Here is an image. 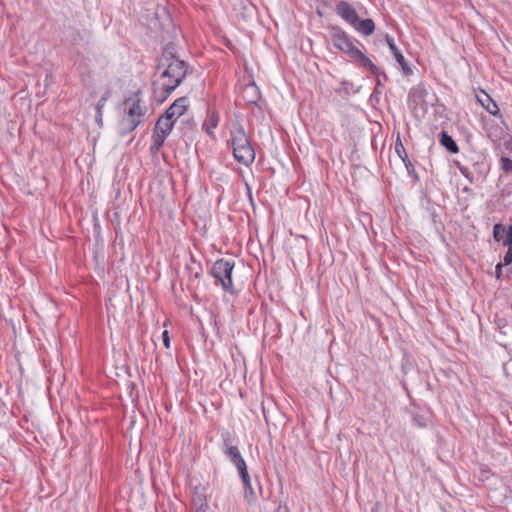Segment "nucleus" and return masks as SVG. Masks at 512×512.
<instances>
[{
	"instance_id": "nucleus-8",
	"label": "nucleus",
	"mask_w": 512,
	"mask_h": 512,
	"mask_svg": "<svg viewBox=\"0 0 512 512\" xmlns=\"http://www.w3.org/2000/svg\"><path fill=\"white\" fill-rule=\"evenodd\" d=\"M188 100L187 97L183 96L176 99L165 111L163 115L171 118L172 120H176L180 116H182L187 111Z\"/></svg>"
},
{
	"instance_id": "nucleus-9",
	"label": "nucleus",
	"mask_w": 512,
	"mask_h": 512,
	"mask_svg": "<svg viewBox=\"0 0 512 512\" xmlns=\"http://www.w3.org/2000/svg\"><path fill=\"white\" fill-rule=\"evenodd\" d=\"M336 10L338 15L346 20L350 25H353L355 22H357L358 14L353 6L348 2L340 1L337 4Z\"/></svg>"
},
{
	"instance_id": "nucleus-7",
	"label": "nucleus",
	"mask_w": 512,
	"mask_h": 512,
	"mask_svg": "<svg viewBox=\"0 0 512 512\" xmlns=\"http://www.w3.org/2000/svg\"><path fill=\"white\" fill-rule=\"evenodd\" d=\"M63 41L70 48L84 46L86 43L85 34L76 28L69 27L64 32Z\"/></svg>"
},
{
	"instance_id": "nucleus-5",
	"label": "nucleus",
	"mask_w": 512,
	"mask_h": 512,
	"mask_svg": "<svg viewBox=\"0 0 512 512\" xmlns=\"http://www.w3.org/2000/svg\"><path fill=\"white\" fill-rule=\"evenodd\" d=\"M234 269V262L219 259L217 260L211 270V274L215 278L216 282H219L222 288L230 293L234 292L232 282V272Z\"/></svg>"
},
{
	"instance_id": "nucleus-23",
	"label": "nucleus",
	"mask_w": 512,
	"mask_h": 512,
	"mask_svg": "<svg viewBox=\"0 0 512 512\" xmlns=\"http://www.w3.org/2000/svg\"><path fill=\"white\" fill-rule=\"evenodd\" d=\"M395 150L396 152L398 153V155L402 158V155L401 153L403 152L405 157H407L406 153H405V149H404V146L403 144L401 143V141L398 139V141H396L395 143Z\"/></svg>"
},
{
	"instance_id": "nucleus-29",
	"label": "nucleus",
	"mask_w": 512,
	"mask_h": 512,
	"mask_svg": "<svg viewBox=\"0 0 512 512\" xmlns=\"http://www.w3.org/2000/svg\"><path fill=\"white\" fill-rule=\"evenodd\" d=\"M372 512H378L377 510H372Z\"/></svg>"
},
{
	"instance_id": "nucleus-15",
	"label": "nucleus",
	"mask_w": 512,
	"mask_h": 512,
	"mask_svg": "<svg viewBox=\"0 0 512 512\" xmlns=\"http://www.w3.org/2000/svg\"><path fill=\"white\" fill-rule=\"evenodd\" d=\"M478 101L481 103L483 108L490 113L491 115H497L499 113L498 105L495 103L494 100L491 99V97L483 92V96H477Z\"/></svg>"
},
{
	"instance_id": "nucleus-10",
	"label": "nucleus",
	"mask_w": 512,
	"mask_h": 512,
	"mask_svg": "<svg viewBox=\"0 0 512 512\" xmlns=\"http://www.w3.org/2000/svg\"><path fill=\"white\" fill-rule=\"evenodd\" d=\"M386 42H387V45L389 46L390 51L392 52L393 56L395 57L396 61L401 66L404 74H406V75L410 74L411 73V68L409 67V65H408L407 61L405 60L404 56L402 55V53L400 52V50L396 46L393 38L390 37L389 35H386Z\"/></svg>"
},
{
	"instance_id": "nucleus-14",
	"label": "nucleus",
	"mask_w": 512,
	"mask_h": 512,
	"mask_svg": "<svg viewBox=\"0 0 512 512\" xmlns=\"http://www.w3.org/2000/svg\"><path fill=\"white\" fill-rule=\"evenodd\" d=\"M352 26L365 36L371 35L375 29V24L372 19L360 20L358 18L357 22H355Z\"/></svg>"
},
{
	"instance_id": "nucleus-28",
	"label": "nucleus",
	"mask_w": 512,
	"mask_h": 512,
	"mask_svg": "<svg viewBox=\"0 0 512 512\" xmlns=\"http://www.w3.org/2000/svg\"><path fill=\"white\" fill-rule=\"evenodd\" d=\"M500 269H501V264H497L496 270H500Z\"/></svg>"
},
{
	"instance_id": "nucleus-30",
	"label": "nucleus",
	"mask_w": 512,
	"mask_h": 512,
	"mask_svg": "<svg viewBox=\"0 0 512 512\" xmlns=\"http://www.w3.org/2000/svg\"><path fill=\"white\" fill-rule=\"evenodd\" d=\"M510 307L512 308V302L510 303Z\"/></svg>"
},
{
	"instance_id": "nucleus-18",
	"label": "nucleus",
	"mask_w": 512,
	"mask_h": 512,
	"mask_svg": "<svg viewBox=\"0 0 512 512\" xmlns=\"http://www.w3.org/2000/svg\"><path fill=\"white\" fill-rule=\"evenodd\" d=\"M217 124H218V116L215 113H212L210 116V122L209 123L205 122L203 124V128L209 135L212 136L213 135L212 130L217 126Z\"/></svg>"
},
{
	"instance_id": "nucleus-22",
	"label": "nucleus",
	"mask_w": 512,
	"mask_h": 512,
	"mask_svg": "<svg viewBox=\"0 0 512 512\" xmlns=\"http://www.w3.org/2000/svg\"><path fill=\"white\" fill-rule=\"evenodd\" d=\"M508 251L506 252L504 258H503V262L505 265H509L510 263H512V246H508Z\"/></svg>"
},
{
	"instance_id": "nucleus-27",
	"label": "nucleus",
	"mask_w": 512,
	"mask_h": 512,
	"mask_svg": "<svg viewBox=\"0 0 512 512\" xmlns=\"http://www.w3.org/2000/svg\"><path fill=\"white\" fill-rule=\"evenodd\" d=\"M248 89L253 90V91H255V90H256V88H255L253 85H252V86H250V87H248Z\"/></svg>"
},
{
	"instance_id": "nucleus-20",
	"label": "nucleus",
	"mask_w": 512,
	"mask_h": 512,
	"mask_svg": "<svg viewBox=\"0 0 512 512\" xmlns=\"http://www.w3.org/2000/svg\"><path fill=\"white\" fill-rule=\"evenodd\" d=\"M501 168L505 172H512V160L508 157H502L501 158Z\"/></svg>"
},
{
	"instance_id": "nucleus-6",
	"label": "nucleus",
	"mask_w": 512,
	"mask_h": 512,
	"mask_svg": "<svg viewBox=\"0 0 512 512\" xmlns=\"http://www.w3.org/2000/svg\"><path fill=\"white\" fill-rule=\"evenodd\" d=\"M174 120L171 118L162 115L156 122L153 133H152V144L150 146V151L152 153L159 152L160 148L163 146L165 139L172 132L174 127Z\"/></svg>"
},
{
	"instance_id": "nucleus-21",
	"label": "nucleus",
	"mask_w": 512,
	"mask_h": 512,
	"mask_svg": "<svg viewBox=\"0 0 512 512\" xmlns=\"http://www.w3.org/2000/svg\"><path fill=\"white\" fill-rule=\"evenodd\" d=\"M503 244L505 246H512V224L509 226V228L507 230V236L503 240Z\"/></svg>"
},
{
	"instance_id": "nucleus-19",
	"label": "nucleus",
	"mask_w": 512,
	"mask_h": 512,
	"mask_svg": "<svg viewBox=\"0 0 512 512\" xmlns=\"http://www.w3.org/2000/svg\"><path fill=\"white\" fill-rule=\"evenodd\" d=\"M507 235V230L501 224H496L493 228V236L496 241H500L503 238V235Z\"/></svg>"
},
{
	"instance_id": "nucleus-17",
	"label": "nucleus",
	"mask_w": 512,
	"mask_h": 512,
	"mask_svg": "<svg viewBox=\"0 0 512 512\" xmlns=\"http://www.w3.org/2000/svg\"><path fill=\"white\" fill-rule=\"evenodd\" d=\"M107 101V97L103 96L100 98V100L97 102V105H96V112H97V115H96V122L99 126H102L103 122H102V116H103V113H102V110L105 106V103Z\"/></svg>"
},
{
	"instance_id": "nucleus-16",
	"label": "nucleus",
	"mask_w": 512,
	"mask_h": 512,
	"mask_svg": "<svg viewBox=\"0 0 512 512\" xmlns=\"http://www.w3.org/2000/svg\"><path fill=\"white\" fill-rule=\"evenodd\" d=\"M440 143L450 152L456 154L459 152L458 145L454 139L445 131L440 133Z\"/></svg>"
},
{
	"instance_id": "nucleus-3",
	"label": "nucleus",
	"mask_w": 512,
	"mask_h": 512,
	"mask_svg": "<svg viewBox=\"0 0 512 512\" xmlns=\"http://www.w3.org/2000/svg\"><path fill=\"white\" fill-rule=\"evenodd\" d=\"M230 141L234 158L241 164L249 166L255 160V150L245 132L244 127L235 122L230 130Z\"/></svg>"
},
{
	"instance_id": "nucleus-25",
	"label": "nucleus",
	"mask_w": 512,
	"mask_h": 512,
	"mask_svg": "<svg viewBox=\"0 0 512 512\" xmlns=\"http://www.w3.org/2000/svg\"><path fill=\"white\" fill-rule=\"evenodd\" d=\"M274 512H289L287 505L280 503Z\"/></svg>"
},
{
	"instance_id": "nucleus-11",
	"label": "nucleus",
	"mask_w": 512,
	"mask_h": 512,
	"mask_svg": "<svg viewBox=\"0 0 512 512\" xmlns=\"http://www.w3.org/2000/svg\"><path fill=\"white\" fill-rule=\"evenodd\" d=\"M126 103H130V106L125 116L136 120L137 123L140 124L141 119L145 114L144 109L141 106V100L136 96L134 99L127 100Z\"/></svg>"
},
{
	"instance_id": "nucleus-1",
	"label": "nucleus",
	"mask_w": 512,
	"mask_h": 512,
	"mask_svg": "<svg viewBox=\"0 0 512 512\" xmlns=\"http://www.w3.org/2000/svg\"><path fill=\"white\" fill-rule=\"evenodd\" d=\"M159 75L153 81L154 97L163 102L180 85L187 73L184 61L165 50L158 64Z\"/></svg>"
},
{
	"instance_id": "nucleus-24",
	"label": "nucleus",
	"mask_w": 512,
	"mask_h": 512,
	"mask_svg": "<svg viewBox=\"0 0 512 512\" xmlns=\"http://www.w3.org/2000/svg\"><path fill=\"white\" fill-rule=\"evenodd\" d=\"M162 338H163V344L166 348H169L170 347V337H169V332L167 330H164L163 333H162Z\"/></svg>"
},
{
	"instance_id": "nucleus-12",
	"label": "nucleus",
	"mask_w": 512,
	"mask_h": 512,
	"mask_svg": "<svg viewBox=\"0 0 512 512\" xmlns=\"http://www.w3.org/2000/svg\"><path fill=\"white\" fill-rule=\"evenodd\" d=\"M243 487H244V497L247 500V502L251 503L256 499V495L254 492V489L251 484V478L248 474V471H246V474L244 476V473L239 474Z\"/></svg>"
},
{
	"instance_id": "nucleus-26",
	"label": "nucleus",
	"mask_w": 512,
	"mask_h": 512,
	"mask_svg": "<svg viewBox=\"0 0 512 512\" xmlns=\"http://www.w3.org/2000/svg\"><path fill=\"white\" fill-rule=\"evenodd\" d=\"M197 512H208V508H200Z\"/></svg>"
},
{
	"instance_id": "nucleus-13",
	"label": "nucleus",
	"mask_w": 512,
	"mask_h": 512,
	"mask_svg": "<svg viewBox=\"0 0 512 512\" xmlns=\"http://www.w3.org/2000/svg\"><path fill=\"white\" fill-rule=\"evenodd\" d=\"M138 125L136 120L124 116L118 123V133L121 136H126L135 130Z\"/></svg>"
},
{
	"instance_id": "nucleus-4",
	"label": "nucleus",
	"mask_w": 512,
	"mask_h": 512,
	"mask_svg": "<svg viewBox=\"0 0 512 512\" xmlns=\"http://www.w3.org/2000/svg\"><path fill=\"white\" fill-rule=\"evenodd\" d=\"M221 439H222V451L225 454V456L230 460L231 463L234 464V466L237 468L238 473H244L246 474L247 465L243 457L241 456V453L239 449L234 446L233 443V437L232 434L228 430H223L221 432Z\"/></svg>"
},
{
	"instance_id": "nucleus-2",
	"label": "nucleus",
	"mask_w": 512,
	"mask_h": 512,
	"mask_svg": "<svg viewBox=\"0 0 512 512\" xmlns=\"http://www.w3.org/2000/svg\"><path fill=\"white\" fill-rule=\"evenodd\" d=\"M331 40L335 48L357 60L363 67L369 69L370 72L377 77V83L380 84L379 68L354 45L351 38H349L345 32L335 30L331 35Z\"/></svg>"
}]
</instances>
